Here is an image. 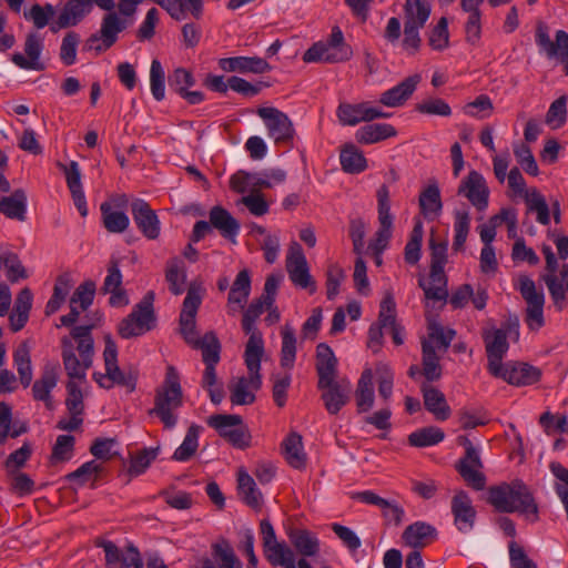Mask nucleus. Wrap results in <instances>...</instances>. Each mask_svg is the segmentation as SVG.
<instances>
[{
  "label": "nucleus",
  "instance_id": "obj_57",
  "mask_svg": "<svg viewBox=\"0 0 568 568\" xmlns=\"http://www.w3.org/2000/svg\"><path fill=\"white\" fill-rule=\"evenodd\" d=\"M197 348L202 351V359L205 365H217L220 362L221 344L214 333H206L200 341Z\"/></svg>",
  "mask_w": 568,
  "mask_h": 568
},
{
  "label": "nucleus",
  "instance_id": "obj_40",
  "mask_svg": "<svg viewBox=\"0 0 568 568\" xmlns=\"http://www.w3.org/2000/svg\"><path fill=\"white\" fill-rule=\"evenodd\" d=\"M381 323L390 329L395 345L404 343L403 327L396 322V304L390 294L386 295L381 303Z\"/></svg>",
  "mask_w": 568,
  "mask_h": 568
},
{
  "label": "nucleus",
  "instance_id": "obj_23",
  "mask_svg": "<svg viewBox=\"0 0 568 568\" xmlns=\"http://www.w3.org/2000/svg\"><path fill=\"white\" fill-rule=\"evenodd\" d=\"M485 348L487 354V369L489 374H497L504 363L503 359L508 352L509 344L507 334L504 329L497 328L484 335Z\"/></svg>",
  "mask_w": 568,
  "mask_h": 568
},
{
  "label": "nucleus",
  "instance_id": "obj_14",
  "mask_svg": "<svg viewBox=\"0 0 568 568\" xmlns=\"http://www.w3.org/2000/svg\"><path fill=\"white\" fill-rule=\"evenodd\" d=\"M459 440L460 444L465 446V456L458 462L457 470L471 488L483 490L486 485V477L480 471L483 463L480 460L479 450L467 437H460Z\"/></svg>",
  "mask_w": 568,
  "mask_h": 568
},
{
  "label": "nucleus",
  "instance_id": "obj_4",
  "mask_svg": "<svg viewBox=\"0 0 568 568\" xmlns=\"http://www.w3.org/2000/svg\"><path fill=\"white\" fill-rule=\"evenodd\" d=\"M103 358L105 373H93V379L99 386L110 389L118 385L124 387L128 393H133L136 388L138 372L120 368L118 365V346L110 336L105 337Z\"/></svg>",
  "mask_w": 568,
  "mask_h": 568
},
{
  "label": "nucleus",
  "instance_id": "obj_35",
  "mask_svg": "<svg viewBox=\"0 0 568 568\" xmlns=\"http://www.w3.org/2000/svg\"><path fill=\"white\" fill-rule=\"evenodd\" d=\"M397 135V130L389 123H372L361 126L355 139L361 144H375Z\"/></svg>",
  "mask_w": 568,
  "mask_h": 568
},
{
  "label": "nucleus",
  "instance_id": "obj_5",
  "mask_svg": "<svg viewBox=\"0 0 568 568\" xmlns=\"http://www.w3.org/2000/svg\"><path fill=\"white\" fill-rule=\"evenodd\" d=\"M352 55L353 50L345 42L342 30L339 27H334L326 41L315 42L304 52L303 61L306 63H339L348 61Z\"/></svg>",
  "mask_w": 568,
  "mask_h": 568
},
{
  "label": "nucleus",
  "instance_id": "obj_64",
  "mask_svg": "<svg viewBox=\"0 0 568 568\" xmlns=\"http://www.w3.org/2000/svg\"><path fill=\"white\" fill-rule=\"evenodd\" d=\"M95 295V283L91 280L81 283L71 296L70 304H79L81 311L88 310L93 303Z\"/></svg>",
  "mask_w": 568,
  "mask_h": 568
},
{
  "label": "nucleus",
  "instance_id": "obj_56",
  "mask_svg": "<svg viewBox=\"0 0 568 568\" xmlns=\"http://www.w3.org/2000/svg\"><path fill=\"white\" fill-rule=\"evenodd\" d=\"M101 471V464L97 463L95 460H89L82 464L74 471L68 474L67 478L69 481H73L79 486H83L90 480H95Z\"/></svg>",
  "mask_w": 568,
  "mask_h": 568
},
{
  "label": "nucleus",
  "instance_id": "obj_27",
  "mask_svg": "<svg viewBox=\"0 0 568 568\" xmlns=\"http://www.w3.org/2000/svg\"><path fill=\"white\" fill-rule=\"evenodd\" d=\"M422 77L419 74H413L405 78L403 81L394 85L393 88L384 91L379 97L381 104L387 108H399L403 106L406 101L416 91Z\"/></svg>",
  "mask_w": 568,
  "mask_h": 568
},
{
  "label": "nucleus",
  "instance_id": "obj_50",
  "mask_svg": "<svg viewBox=\"0 0 568 568\" xmlns=\"http://www.w3.org/2000/svg\"><path fill=\"white\" fill-rule=\"evenodd\" d=\"M445 438V433L436 426L419 428L408 436V443L413 447H429L439 444Z\"/></svg>",
  "mask_w": 568,
  "mask_h": 568
},
{
  "label": "nucleus",
  "instance_id": "obj_41",
  "mask_svg": "<svg viewBox=\"0 0 568 568\" xmlns=\"http://www.w3.org/2000/svg\"><path fill=\"white\" fill-rule=\"evenodd\" d=\"M339 162L342 170L349 174L362 173L367 168L364 153L352 143L345 144L341 150Z\"/></svg>",
  "mask_w": 568,
  "mask_h": 568
},
{
  "label": "nucleus",
  "instance_id": "obj_58",
  "mask_svg": "<svg viewBox=\"0 0 568 568\" xmlns=\"http://www.w3.org/2000/svg\"><path fill=\"white\" fill-rule=\"evenodd\" d=\"M160 447H149L140 450L130 463L129 473L132 476L142 475L151 465V463L158 457Z\"/></svg>",
  "mask_w": 568,
  "mask_h": 568
},
{
  "label": "nucleus",
  "instance_id": "obj_19",
  "mask_svg": "<svg viewBox=\"0 0 568 568\" xmlns=\"http://www.w3.org/2000/svg\"><path fill=\"white\" fill-rule=\"evenodd\" d=\"M489 187L481 173L471 170L458 186L457 194L466 197L478 211H485L489 204Z\"/></svg>",
  "mask_w": 568,
  "mask_h": 568
},
{
  "label": "nucleus",
  "instance_id": "obj_31",
  "mask_svg": "<svg viewBox=\"0 0 568 568\" xmlns=\"http://www.w3.org/2000/svg\"><path fill=\"white\" fill-rule=\"evenodd\" d=\"M436 537V528L425 521H415L408 525L402 535L405 545L413 547L414 550L427 546L435 540Z\"/></svg>",
  "mask_w": 568,
  "mask_h": 568
},
{
  "label": "nucleus",
  "instance_id": "obj_32",
  "mask_svg": "<svg viewBox=\"0 0 568 568\" xmlns=\"http://www.w3.org/2000/svg\"><path fill=\"white\" fill-rule=\"evenodd\" d=\"M445 267L430 266L429 284H426L425 280L420 277L418 285L423 288L425 297L433 301L446 302L448 298L447 290V276L445 274Z\"/></svg>",
  "mask_w": 568,
  "mask_h": 568
},
{
  "label": "nucleus",
  "instance_id": "obj_44",
  "mask_svg": "<svg viewBox=\"0 0 568 568\" xmlns=\"http://www.w3.org/2000/svg\"><path fill=\"white\" fill-rule=\"evenodd\" d=\"M432 12V4L428 0H405L404 16L405 24L425 27Z\"/></svg>",
  "mask_w": 568,
  "mask_h": 568
},
{
  "label": "nucleus",
  "instance_id": "obj_55",
  "mask_svg": "<svg viewBox=\"0 0 568 568\" xmlns=\"http://www.w3.org/2000/svg\"><path fill=\"white\" fill-rule=\"evenodd\" d=\"M19 378L23 387H29L32 382V366L30 352L27 346L19 347L13 354Z\"/></svg>",
  "mask_w": 568,
  "mask_h": 568
},
{
  "label": "nucleus",
  "instance_id": "obj_46",
  "mask_svg": "<svg viewBox=\"0 0 568 568\" xmlns=\"http://www.w3.org/2000/svg\"><path fill=\"white\" fill-rule=\"evenodd\" d=\"M281 366L291 369L296 359L297 338L294 327L290 324H285L281 329Z\"/></svg>",
  "mask_w": 568,
  "mask_h": 568
},
{
  "label": "nucleus",
  "instance_id": "obj_52",
  "mask_svg": "<svg viewBox=\"0 0 568 568\" xmlns=\"http://www.w3.org/2000/svg\"><path fill=\"white\" fill-rule=\"evenodd\" d=\"M165 280L172 294L180 295L184 292L186 273L183 263L178 260H171L166 264Z\"/></svg>",
  "mask_w": 568,
  "mask_h": 568
},
{
  "label": "nucleus",
  "instance_id": "obj_29",
  "mask_svg": "<svg viewBox=\"0 0 568 568\" xmlns=\"http://www.w3.org/2000/svg\"><path fill=\"white\" fill-rule=\"evenodd\" d=\"M91 12L89 0H69L57 19L51 23V31L74 27Z\"/></svg>",
  "mask_w": 568,
  "mask_h": 568
},
{
  "label": "nucleus",
  "instance_id": "obj_61",
  "mask_svg": "<svg viewBox=\"0 0 568 568\" xmlns=\"http://www.w3.org/2000/svg\"><path fill=\"white\" fill-rule=\"evenodd\" d=\"M415 110L426 115L450 116L452 108L440 98H428L417 103Z\"/></svg>",
  "mask_w": 568,
  "mask_h": 568
},
{
  "label": "nucleus",
  "instance_id": "obj_10",
  "mask_svg": "<svg viewBox=\"0 0 568 568\" xmlns=\"http://www.w3.org/2000/svg\"><path fill=\"white\" fill-rule=\"evenodd\" d=\"M516 288L521 294L525 300L526 307V316L525 322L529 329L538 331L545 325L544 318V305H545V295L540 290L538 291L535 282L525 274L519 275L518 284Z\"/></svg>",
  "mask_w": 568,
  "mask_h": 568
},
{
  "label": "nucleus",
  "instance_id": "obj_48",
  "mask_svg": "<svg viewBox=\"0 0 568 568\" xmlns=\"http://www.w3.org/2000/svg\"><path fill=\"white\" fill-rule=\"evenodd\" d=\"M71 287L72 281L69 274H61L57 277L52 296L45 305L47 315L54 314L61 307L69 295Z\"/></svg>",
  "mask_w": 568,
  "mask_h": 568
},
{
  "label": "nucleus",
  "instance_id": "obj_9",
  "mask_svg": "<svg viewBox=\"0 0 568 568\" xmlns=\"http://www.w3.org/2000/svg\"><path fill=\"white\" fill-rule=\"evenodd\" d=\"M376 199L379 227L368 247L372 253H383L388 246L394 226V215L390 212L389 189L386 184H382L378 187Z\"/></svg>",
  "mask_w": 568,
  "mask_h": 568
},
{
  "label": "nucleus",
  "instance_id": "obj_36",
  "mask_svg": "<svg viewBox=\"0 0 568 568\" xmlns=\"http://www.w3.org/2000/svg\"><path fill=\"white\" fill-rule=\"evenodd\" d=\"M420 389L425 408L432 413L436 419L446 420L450 416V408L446 402L445 395L439 389L427 384L422 385Z\"/></svg>",
  "mask_w": 568,
  "mask_h": 568
},
{
  "label": "nucleus",
  "instance_id": "obj_43",
  "mask_svg": "<svg viewBox=\"0 0 568 568\" xmlns=\"http://www.w3.org/2000/svg\"><path fill=\"white\" fill-rule=\"evenodd\" d=\"M237 490L241 499L250 507L258 509L262 505V494L251 475L240 470L237 476Z\"/></svg>",
  "mask_w": 568,
  "mask_h": 568
},
{
  "label": "nucleus",
  "instance_id": "obj_45",
  "mask_svg": "<svg viewBox=\"0 0 568 568\" xmlns=\"http://www.w3.org/2000/svg\"><path fill=\"white\" fill-rule=\"evenodd\" d=\"M203 427L192 424L184 436L182 444L174 450L172 458L176 462H187L199 448V438Z\"/></svg>",
  "mask_w": 568,
  "mask_h": 568
},
{
  "label": "nucleus",
  "instance_id": "obj_15",
  "mask_svg": "<svg viewBox=\"0 0 568 568\" xmlns=\"http://www.w3.org/2000/svg\"><path fill=\"white\" fill-rule=\"evenodd\" d=\"M128 203L129 200L125 194L113 195L101 203V221L108 232L120 234L128 230L130 219L124 212Z\"/></svg>",
  "mask_w": 568,
  "mask_h": 568
},
{
  "label": "nucleus",
  "instance_id": "obj_49",
  "mask_svg": "<svg viewBox=\"0 0 568 568\" xmlns=\"http://www.w3.org/2000/svg\"><path fill=\"white\" fill-rule=\"evenodd\" d=\"M423 352V375L427 382H434L440 378L442 367L439 357L435 352V345L430 342H422Z\"/></svg>",
  "mask_w": 568,
  "mask_h": 568
},
{
  "label": "nucleus",
  "instance_id": "obj_53",
  "mask_svg": "<svg viewBox=\"0 0 568 568\" xmlns=\"http://www.w3.org/2000/svg\"><path fill=\"white\" fill-rule=\"evenodd\" d=\"M206 423L210 427L215 429L217 434L227 439L232 430L242 424V417L240 415L230 414H215L207 417Z\"/></svg>",
  "mask_w": 568,
  "mask_h": 568
},
{
  "label": "nucleus",
  "instance_id": "obj_59",
  "mask_svg": "<svg viewBox=\"0 0 568 568\" xmlns=\"http://www.w3.org/2000/svg\"><path fill=\"white\" fill-rule=\"evenodd\" d=\"M526 204L528 212L536 213V220L541 225H548L550 223L549 206L539 192L534 191L526 197Z\"/></svg>",
  "mask_w": 568,
  "mask_h": 568
},
{
  "label": "nucleus",
  "instance_id": "obj_30",
  "mask_svg": "<svg viewBox=\"0 0 568 568\" xmlns=\"http://www.w3.org/2000/svg\"><path fill=\"white\" fill-rule=\"evenodd\" d=\"M209 219L212 229H216L223 237L235 242L241 226L226 209L220 205L213 206L209 212Z\"/></svg>",
  "mask_w": 568,
  "mask_h": 568
},
{
  "label": "nucleus",
  "instance_id": "obj_33",
  "mask_svg": "<svg viewBox=\"0 0 568 568\" xmlns=\"http://www.w3.org/2000/svg\"><path fill=\"white\" fill-rule=\"evenodd\" d=\"M250 294L251 275L247 270H242L237 273L227 296V306L230 313L236 312L237 308L235 307V305L239 308L243 310L248 300Z\"/></svg>",
  "mask_w": 568,
  "mask_h": 568
},
{
  "label": "nucleus",
  "instance_id": "obj_25",
  "mask_svg": "<svg viewBox=\"0 0 568 568\" xmlns=\"http://www.w3.org/2000/svg\"><path fill=\"white\" fill-rule=\"evenodd\" d=\"M454 524L460 532H469L475 524L476 509L471 499L464 490L457 491L452 498L450 504Z\"/></svg>",
  "mask_w": 568,
  "mask_h": 568
},
{
  "label": "nucleus",
  "instance_id": "obj_24",
  "mask_svg": "<svg viewBox=\"0 0 568 568\" xmlns=\"http://www.w3.org/2000/svg\"><path fill=\"white\" fill-rule=\"evenodd\" d=\"M58 166L63 171L65 175V182L71 193L74 206L79 211L80 215L85 217L89 210L81 182L82 174L79 163L77 161H71L68 165L58 163Z\"/></svg>",
  "mask_w": 568,
  "mask_h": 568
},
{
  "label": "nucleus",
  "instance_id": "obj_12",
  "mask_svg": "<svg viewBox=\"0 0 568 568\" xmlns=\"http://www.w3.org/2000/svg\"><path fill=\"white\" fill-rule=\"evenodd\" d=\"M285 266L291 282L296 287L308 290L311 294L315 293V281L310 273L303 248L296 241H293L288 246Z\"/></svg>",
  "mask_w": 568,
  "mask_h": 568
},
{
  "label": "nucleus",
  "instance_id": "obj_11",
  "mask_svg": "<svg viewBox=\"0 0 568 568\" xmlns=\"http://www.w3.org/2000/svg\"><path fill=\"white\" fill-rule=\"evenodd\" d=\"M202 303V288L191 284L183 301L180 314V333L184 341L194 348L200 346L201 338L196 331L195 316Z\"/></svg>",
  "mask_w": 568,
  "mask_h": 568
},
{
  "label": "nucleus",
  "instance_id": "obj_2",
  "mask_svg": "<svg viewBox=\"0 0 568 568\" xmlns=\"http://www.w3.org/2000/svg\"><path fill=\"white\" fill-rule=\"evenodd\" d=\"M488 503L499 513H518L531 521L538 518V507L521 480L491 486L488 490Z\"/></svg>",
  "mask_w": 568,
  "mask_h": 568
},
{
  "label": "nucleus",
  "instance_id": "obj_22",
  "mask_svg": "<svg viewBox=\"0 0 568 568\" xmlns=\"http://www.w3.org/2000/svg\"><path fill=\"white\" fill-rule=\"evenodd\" d=\"M43 48V38L37 32H30L24 42L26 55L16 52L12 54L11 61L22 70L43 71L45 64L40 60Z\"/></svg>",
  "mask_w": 568,
  "mask_h": 568
},
{
  "label": "nucleus",
  "instance_id": "obj_39",
  "mask_svg": "<svg viewBox=\"0 0 568 568\" xmlns=\"http://www.w3.org/2000/svg\"><path fill=\"white\" fill-rule=\"evenodd\" d=\"M58 383V367L45 366L41 377L32 386V395L37 400H42L48 407L51 406V390Z\"/></svg>",
  "mask_w": 568,
  "mask_h": 568
},
{
  "label": "nucleus",
  "instance_id": "obj_62",
  "mask_svg": "<svg viewBox=\"0 0 568 568\" xmlns=\"http://www.w3.org/2000/svg\"><path fill=\"white\" fill-rule=\"evenodd\" d=\"M150 88L156 101H162L165 98V73L159 60H153L151 63Z\"/></svg>",
  "mask_w": 568,
  "mask_h": 568
},
{
  "label": "nucleus",
  "instance_id": "obj_34",
  "mask_svg": "<svg viewBox=\"0 0 568 568\" xmlns=\"http://www.w3.org/2000/svg\"><path fill=\"white\" fill-rule=\"evenodd\" d=\"M28 199L24 190L17 189L10 196L0 195V213L8 219L23 222L27 219Z\"/></svg>",
  "mask_w": 568,
  "mask_h": 568
},
{
  "label": "nucleus",
  "instance_id": "obj_8",
  "mask_svg": "<svg viewBox=\"0 0 568 568\" xmlns=\"http://www.w3.org/2000/svg\"><path fill=\"white\" fill-rule=\"evenodd\" d=\"M265 558L273 567L297 568L294 551L284 542L277 541L275 530L270 520L260 524Z\"/></svg>",
  "mask_w": 568,
  "mask_h": 568
},
{
  "label": "nucleus",
  "instance_id": "obj_51",
  "mask_svg": "<svg viewBox=\"0 0 568 568\" xmlns=\"http://www.w3.org/2000/svg\"><path fill=\"white\" fill-rule=\"evenodd\" d=\"M470 230V215L467 210L454 211V240L453 250L462 251Z\"/></svg>",
  "mask_w": 568,
  "mask_h": 568
},
{
  "label": "nucleus",
  "instance_id": "obj_18",
  "mask_svg": "<svg viewBox=\"0 0 568 568\" xmlns=\"http://www.w3.org/2000/svg\"><path fill=\"white\" fill-rule=\"evenodd\" d=\"M535 41L539 50L545 52L547 58H559L564 63V70L568 75V33L564 30L556 32V41L549 37L548 27L540 22L537 26Z\"/></svg>",
  "mask_w": 568,
  "mask_h": 568
},
{
  "label": "nucleus",
  "instance_id": "obj_54",
  "mask_svg": "<svg viewBox=\"0 0 568 568\" xmlns=\"http://www.w3.org/2000/svg\"><path fill=\"white\" fill-rule=\"evenodd\" d=\"M364 102L361 103H339L336 110V116L342 125L354 126L364 122Z\"/></svg>",
  "mask_w": 568,
  "mask_h": 568
},
{
  "label": "nucleus",
  "instance_id": "obj_38",
  "mask_svg": "<svg viewBox=\"0 0 568 568\" xmlns=\"http://www.w3.org/2000/svg\"><path fill=\"white\" fill-rule=\"evenodd\" d=\"M288 538L295 550L305 557L316 556L320 551V540L315 534L306 529H291Z\"/></svg>",
  "mask_w": 568,
  "mask_h": 568
},
{
  "label": "nucleus",
  "instance_id": "obj_37",
  "mask_svg": "<svg viewBox=\"0 0 568 568\" xmlns=\"http://www.w3.org/2000/svg\"><path fill=\"white\" fill-rule=\"evenodd\" d=\"M355 399L358 413H366L374 406L375 393L373 372L371 368L363 371L355 390Z\"/></svg>",
  "mask_w": 568,
  "mask_h": 568
},
{
  "label": "nucleus",
  "instance_id": "obj_60",
  "mask_svg": "<svg viewBox=\"0 0 568 568\" xmlns=\"http://www.w3.org/2000/svg\"><path fill=\"white\" fill-rule=\"evenodd\" d=\"M456 332L452 328H444L439 323L432 322L428 325V337L423 342H430L433 345L436 343L440 348L446 351L453 339L455 338Z\"/></svg>",
  "mask_w": 568,
  "mask_h": 568
},
{
  "label": "nucleus",
  "instance_id": "obj_16",
  "mask_svg": "<svg viewBox=\"0 0 568 568\" xmlns=\"http://www.w3.org/2000/svg\"><path fill=\"white\" fill-rule=\"evenodd\" d=\"M257 115L264 121L268 136L275 143L288 144L293 141V123L284 112L273 106H263L257 109Z\"/></svg>",
  "mask_w": 568,
  "mask_h": 568
},
{
  "label": "nucleus",
  "instance_id": "obj_3",
  "mask_svg": "<svg viewBox=\"0 0 568 568\" xmlns=\"http://www.w3.org/2000/svg\"><path fill=\"white\" fill-rule=\"evenodd\" d=\"M183 405V390L178 371L168 366L165 378L160 388L156 389L154 407L150 414L156 415L168 429H173L178 424L175 410Z\"/></svg>",
  "mask_w": 568,
  "mask_h": 568
},
{
  "label": "nucleus",
  "instance_id": "obj_13",
  "mask_svg": "<svg viewBox=\"0 0 568 568\" xmlns=\"http://www.w3.org/2000/svg\"><path fill=\"white\" fill-rule=\"evenodd\" d=\"M265 310H267L266 303L255 298L243 313L242 328L250 336L244 353H247L251 362H254L256 355L264 354L263 336L255 323Z\"/></svg>",
  "mask_w": 568,
  "mask_h": 568
},
{
  "label": "nucleus",
  "instance_id": "obj_21",
  "mask_svg": "<svg viewBox=\"0 0 568 568\" xmlns=\"http://www.w3.org/2000/svg\"><path fill=\"white\" fill-rule=\"evenodd\" d=\"M131 214L138 230L148 240H156L161 233V222L154 210L143 199L131 202Z\"/></svg>",
  "mask_w": 568,
  "mask_h": 568
},
{
  "label": "nucleus",
  "instance_id": "obj_6",
  "mask_svg": "<svg viewBox=\"0 0 568 568\" xmlns=\"http://www.w3.org/2000/svg\"><path fill=\"white\" fill-rule=\"evenodd\" d=\"M154 292L149 291L133 307L132 312L119 325V334L123 338L141 336L155 326L156 317L153 308Z\"/></svg>",
  "mask_w": 568,
  "mask_h": 568
},
{
  "label": "nucleus",
  "instance_id": "obj_28",
  "mask_svg": "<svg viewBox=\"0 0 568 568\" xmlns=\"http://www.w3.org/2000/svg\"><path fill=\"white\" fill-rule=\"evenodd\" d=\"M219 67L225 72L262 74L272 70L271 64L260 57H230L219 60Z\"/></svg>",
  "mask_w": 568,
  "mask_h": 568
},
{
  "label": "nucleus",
  "instance_id": "obj_63",
  "mask_svg": "<svg viewBox=\"0 0 568 568\" xmlns=\"http://www.w3.org/2000/svg\"><path fill=\"white\" fill-rule=\"evenodd\" d=\"M80 43V36L74 31H69L62 39L60 47V60L69 67L77 61V51Z\"/></svg>",
  "mask_w": 568,
  "mask_h": 568
},
{
  "label": "nucleus",
  "instance_id": "obj_26",
  "mask_svg": "<svg viewBox=\"0 0 568 568\" xmlns=\"http://www.w3.org/2000/svg\"><path fill=\"white\" fill-rule=\"evenodd\" d=\"M322 400L331 415H336L349 400L352 384L348 379L332 381L331 385L318 387Z\"/></svg>",
  "mask_w": 568,
  "mask_h": 568
},
{
  "label": "nucleus",
  "instance_id": "obj_1",
  "mask_svg": "<svg viewBox=\"0 0 568 568\" xmlns=\"http://www.w3.org/2000/svg\"><path fill=\"white\" fill-rule=\"evenodd\" d=\"M91 329V325L73 326L70 337L61 339V356L70 381H84L92 365L94 342Z\"/></svg>",
  "mask_w": 568,
  "mask_h": 568
},
{
  "label": "nucleus",
  "instance_id": "obj_20",
  "mask_svg": "<svg viewBox=\"0 0 568 568\" xmlns=\"http://www.w3.org/2000/svg\"><path fill=\"white\" fill-rule=\"evenodd\" d=\"M491 375L514 386H528L540 381L541 371L528 363L508 362L498 368L497 374Z\"/></svg>",
  "mask_w": 568,
  "mask_h": 568
},
{
  "label": "nucleus",
  "instance_id": "obj_17",
  "mask_svg": "<svg viewBox=\"0 0 568 568\" xmlns=\"http://www.w3.org/2000/svg\"><path fill=\"white\" fill-rule=\"evenodd\" d=\"M125 28V21L120 19L115 12L106 13L102 19L100 31L91 34L88 39V49L98 53L110 49L116 42L119 33Z\"/></svg>",
  "mask_w": 568,
  "mask_h": 568
},
{
  "label": "nucleus",
  "instance_id": "obj_7",
  "mask_svg": "<svg viewBox=\"0 0 568 568\" xmlns=\"http://www.w3.org/2000/svg\"><path fill=\"white\" fill-rule=\"evenodd\" d=\"M262 356L256 355L254 362H251L247 353H244L248 376L239 377L235 383L230 385V400L233 405H251L255 402V392L262 386L260 374Z\"/></svg>",
  "mask_w": 568,
  "mask_h": 568
},
{
  "label": "nucleus",
  "instance_id": "obj_47",
  "mask_svg": "<svg viewBox=\"0 0 568 568\" xmlns=\"http://www.w3.org/2000/svg\"><path fill=\"white\" fill-rule=\"evenodd\" d=\"M284 454L287 463L301 469L305 466L306 456L303 452L302 436L297 433H291L283 442Z\"/></svg>",
  "mask_w": 568,
  "mask_h": 568
},
{
  "label": "nucleus",
  "instance_id": "obj_42",
  "mask_svg": "<svg viewBox=\"0 0 568 568\" xmlns=\"http://www.w3.org/2000/svg\"><path fill=\"white\" fill-rule=\"evenodd\" d=\"M420 212L427 220H435L442 212L440 190L436 183L429 184L419 195Z\"/></svg>",
  "mask_w": 568,
  "mask_h": 568
}]
</instances>
